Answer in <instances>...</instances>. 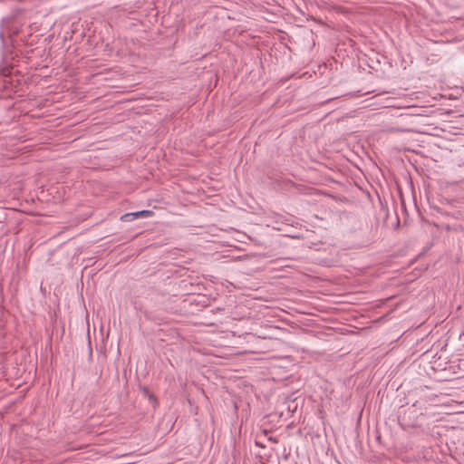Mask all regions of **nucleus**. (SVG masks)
I'll use <instances>...</instances> for the list:
<instances>
[{
    "label": "nucleus",
    "mask_w": 464,
    "mask_h": 464,
    "mask_svg": "<svg viewBox=\"0 0 464 464\" xmlns=\"http://www.w3.org/2000/svg\"><path fill=\"white\" fill-rule=\"evenodd\" d=\"M440 133L437 132V148L440 150H447L450 151L457 150L461 146L460 139L456 134L447 137L445 130L440 129Z\"/></svg>",
    "instance_id": "f257e3e1"
},
{
    "label": "nucleus",
    "mask_w": 464,
    "mask_h": 464,
    "mask_svg": "<svg viewBox=\"0 0 464 464\" xmlns=\"http://www.w3.org/2000/svg\"><path fill=\"white\" fill-rule=\"evenodd\" d=\"M452 393L440 392L437 394V408L440 409V413L450 414L459 407V401L452 398Z\"/></svg>",
    "instance_id": "f03ea898"
},
{
    "label": "nucleus",
    "mask_w": 464,
    "mask_h": 464,
    "mask_svg": "<svg viewBox=\"0 0 464 464\" xmlns=\"http://www.w3.org/2000/svg\"><path fill=\"white\" fill-rule=\"evenodd\" d=\"M12 20L10 18L3 19L1 25H0V41L4 44H5V38L6 36H11L12 34H14L17 33L16 28H11L10 23Z\"/></svg>",
    "instance_id": "7ed1b4c3"
},
{
    "label": "nucleus",
    "mask_w": 464,
    "mask_h": 464,
    "mask_svg": "<svg viewBox=\"0 0 464 464\" xmlns=\"http://www.w3.org/2000/svg\"><path fill=\"white\" fill-rule=\"evenodd\" d=\"M152 215L151 210H140L136 212H130L122 215L121 220L123 222H131L137 218H147Z\"/></svg>",
    "instance_id": "20e7f679"
},
{
    "label": "nucleus",
    "mask_w": 464,
    "mask_h": 464,
    "mask_svg": "<svg viewBox=\"0 0 464 464\" xmlns=\"http://www.w3.org/2000/svg\"><path fill=\"white\" fill-rule=\"evenodd\" d=\"M144 392L146 394H148V398H149L150 401L155 405L156 404V398H155V396L152 395V394H150L147 389H144Z\"/></svg>",
    "instance_id": "39448f33"
},
{
    "label": "nucleus",
    "mask_w": 464,
    "mask_h": 464,
    "mask_svg": "<svg viewBox=\"0 0 464 464\" xmlns=\"http://www.w3.org/2000/svg\"><path fill=\"white\" fill-rule=\"evenodd\" d=\"M446 97H449L450 99H451L452 98V94H449V95L440 94V98H446Z\"/></svg>",
    "instance_id": "423d86ee"
},
{
    "label": "nucleus",
    "mask_w": 464,
    "mask_h": 464,
    "mask_svg": "<svg viewBox=\"0 0 464 464\" xmlns=\"http://www.w3.org/2000/svg\"><path fill=\"white\" fill-rule=\"evenodd\" d=\"M440 42H441V43H444L445 41H444V40H438V39L436 40V43H437V44H438V43H440Z\"/></svg>",
    "instance_id": "0eeeda50"
}]
</instances>
